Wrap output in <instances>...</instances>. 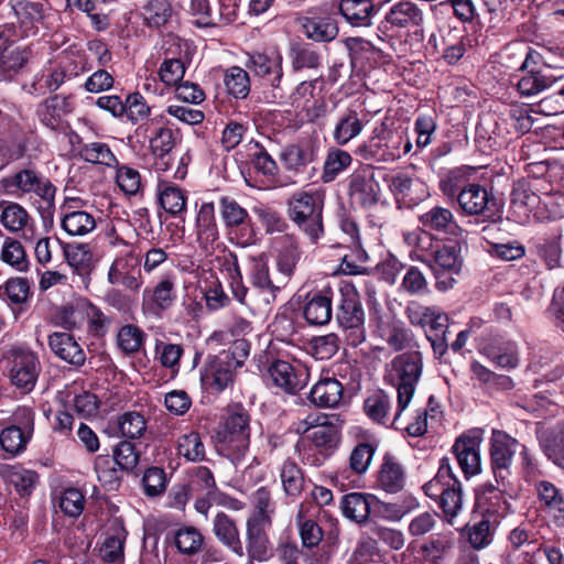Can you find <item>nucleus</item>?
<instances>
[{
    "mask_svg": "<svg viewBox=\"0 0 564 564\" xmlns=\"http://www.w3.org/2000/svg\"><path fill=\"white\" fill-rule=\"evenodd\" d=\"M347 195L351 205L362 209L378 204L381 187L371 166L357 169L347 177Z\"/></svg>",
    "mask_w": 564,
    "mask_h": 564,
    "instance_id": "nucleus-9",
    "label": "nucleus"
},
{
    "mask_svg": "<svg viewBox=\"0 0 564 564\" xmlns=\"http://www.w3.org/2000/svg\"><path fill=\"white\" fill-rule=\"evenodd\" d=\"M324 198L314 191H300L288 200V216L311 243H318L324 236Z\"/></svg>",
    "mask_w": 564,
    "mask_h": 564,
    "instance_id": "nucleus-2",
    "label": "nucleus"
},
{
    "mask_svg": "<svg viewBox=\"0 0 564 564\" xmlns=\"http://www.w3.org/2000/svg\"><path fill=\"white\" fill-rule=\"evenodd\" d=\"M63 253L67 264L82 274L93 267V252L88 243H65Z\"/></svg>",
    "mask_w": 564,
    "mask_h": 564,
    "instance_id": "nucleus-55",
    "label": "nucleus"
},
{
    "mask_svg": "<svg viewBox=\"0 0 564 564\" xmlns=\"http://www.w3.org/2000/svg\"><path fill=\"white\" fill-rule=\"evenodd\" d=\"M87 318L88 332L95 336H104L111 324V318L107 316L98 306L86 303L82 308H70L65 311L63 325L66 329H76L83 317Z\"/></svg>",
    "mask_w": 564,
    "mask_h": 564,
    "instance_id": "nucleus-19",
    "label": "nucleus"
},
{
    "mask_svg": "<svg viewBox=\"0 0 564 564\" xmlns=\"http://www.w3.org/2000/svg\"><path fill=\"white\" fill-rule=\"evenodd\" d=\"M352 163L349 152L339 148H330L324 161L322 181L333 182L340 173L346 171Z\"/></svg>",
    "mask_w": 564,
    "mask_h": 564,
    "instance_id": "nucleus-54",
    "label": "nucleus"
},
{
    "mask_svg": "<svg viewBox=\"0 0 564 564\" xmlns=\"http://www.w3.org/2000/svg\"><path fill=\"white\" fill-rule=\"evenodd\" d=\"M520 447L517 438L501 430L494 429L489 440V456L491 469L494 471L497 484L508 487V478H510V467L513 457Z\"/></svg>",
    "mask_w": 564,
    "mask_h": 564,
    "instance_id": "nucleus-5",
    "label": "nucleus"
},
{
    "mask_svg": "<svg viewBox=\"0 0 564 564\" xmlns=\"http://www.w3.org/2000/svg\"><path fill=\"white\" fill-rule=\"evenodd\" d=\"M158 189L160 204L166 213L175 216L186 210L187 197L182 188L164 182L159 184Z\"/></svg>",
    "mask_w": 564,
    "mask_h": 564,
    "instance_id": "nucleus-50",
    "label": "nucleus"
},
{
    "mask_svg": "<svg viewBox=\"0 0 564 564\" xmlns=\"http://www.w3.org/2000/svg\"><path fill=\"white\" fill-rule=\"evenodd\" d=\"M72 111L66 97L54 95L42 101L36 109L40 122L52 131H57L63 126L64 117Z\"/></svg>",
    "mask_w": 564,
    "mask_h": 564,
    "instance_id": "nucleus-29",
    "label": "nucleus"
},
{
    "mask_svg": "<svg viewBox=\"0 0 564 564\" xmlns=\"http://www.w3.org/2000/svg\"><path fill=\"white\" fill-rule=\"evenodd\" d=\"M489 199L490 196L486 187L469 183L464 185L459 192L458 205L467 215H481L488 209Z\"/></svg>",
    "mask_w": 564,
    "mask_h": 564,
    "instance_id": "nucleus-37",
    "label": "nucleus"
},
{
    "mask_svg": "<svg viewBox=\"0 0 564 564\" xmlns=\"http://www.w3.org/2000/svg\"><path fill=\"white\" fill-rule=\"evenodd\" d=\"M141 258L135 248L120 250L111 262L107 280L113 286H122L127 291L139 292L143 284Z\"/></svg>",
    "mask_w": 564,
    "mask_h": 564,
    "instance_id": "nucleus-7",
    "label": "nucleus"
},
{
    "mask_svg": "<svg viewBox=\"0 0 564 564\" xmlns=\"http://www.w3.org/2000/svg\"><path fill=\"white\" fill-rule=\"evenodd\" d=\"M344 397L343 383L333 376H322L311 388L310 400L318 408H337Z\"/></svg>",
    "mask_w": 564,
    "mask_h": 564,
    "instance_id": "nucleus-27",
    "label": "nucleus"
},
{
    "mask_svg": "<svg viewBox=\"0 0 564 564\" xmlns=\"http://www.w3.org/2000/svg\"><path fill=\"white\" fill-rule=\"evenodd\" d=\"M174 14L172 0H147L142 6L143 21L150 28L166 25Z\"/></svg>",
    "mask_w": 564,
    "mask_h": 564,
    "instance_id": "nucleus-45",
    "label": "nucleus"
},
{
    "mask_svg": "<svg viewBox=\"0 0 564 564\" xmlns=\"http://www.w3.org/2000/svg\"><path fill=\"white\" fill-rule=\"evenodd\" d=\"M378 503V500L372 495L350 492L341 498L340 508L347 519L361 524L368 521L373 506Z\"/></svg>",
    "mask_w": 564,
    "mask_h": 564,
    "instance_id": "nucleus-32",
    "label": "nucleus"
},
{
    "mask_svg": "<svg viewBox=\"0 0 564 564\" xmlns=\"http://www.w3.org/2000/svg\"><path fill=\"white\" fill-rule=\"evenodd\" d=\"M364 127L365 124L358 111L347 109L339 116L335 123L333 139L337 145H346L361 134Z\"/></svg>",
    "mask_w": 564,
    "mask_h": 564,
    "instance_id": "nucleus-39",
    "label": "nucleus"
},
{
    "mask_svg": "<svg viewBox=\"0 0 564 564\" xmlns=\"http://www.w3.org/2000/svg\"><path fill=\"white\" fill-rule=\"evenodd\" d=\"M364 410L372 422L386 425L391 412V399L383 390H377L365 400Z\"/></svg>",
    "mask_w": 564,
    "mask_h": 564,
    "instance_id": "nucleus-53",
    "label": "nucleus"
},
{
    "mask_svg": "<svg viewBox=\"0 0 564 564\" xmlns=\"http://www.w3.org/2000/svg\"><path fill=\"white\" fill-rule=\"evenodd\" d=\"M304 34L315 42H330L338 34V25L329 17H306L302 19Z\"/></svg>",
    "mask_w": 564,
    "mask_h": 564,
    "instance_id": "nucleus-41",
    "label": "nucleus"
},
{
    "mask_svg": "<svg viewBox=\"0 0 564 564\" xmlns=\"http://www.w3.org/2000/svg\"><path fill=\"white\" fill-rule=\"evenodd\" d=\"M541 182L518 181L514 183L511 197L510 209L518 223H525L531 216L536 219L541 189Z\"/></svg>",
    "mask_w": 564,
    "mask_h": 564,
    "instance_id": "nucleus-14",
    "label": "nucleus"
},
{
    "mask_svg": "<svg viewBox=\"0 0 564 564\" xmlns=\"http://www.w3.org/2000/svg\"><path fill=\"white\" fill-rule=\"evenodd\" d=\"M427 497L437 502L444 517L451 521L463 509V487L455 476L449 459L444 457L440 460L436 475L423 486Z\"/></svg>",
    "mask_w": 564,
    "mask_h": 564,
    "instance_id": "nucleus-3",
    "label": "nucleus"
},
{
    "mask_svg": "<svg viewBox=\"0 0 564 564\" xmlns=\"http://www.w3.org/2000/svg\"><path fill=\"white\" fill-rule=\"evenodd\" d=\"M560 76L553 74L552 67L531 68L518 80L517 90L521 97H533L552 87Z\"/></svg>",
    "mask_w": 564,
    "mask_h": 564,
    "instance_id": "nucleus-31",
    "label": "nucleus"
},
{
    "mask_svg": "<svg viewBox=\"0 0 564 564\" xmlns=\"http://www.w3.org/2000/svg\"><path fill=\"white\" fill-rule=\"evenodd\" d=\"M32 296L30 282L26 278H11L0 285V301L11 306H22Z\"/></svg>",
    "mask_w": 564,
    "mask_h": 564,
    "instance_id": "nucleus-46",
    "label": "nucleus"
},
{
    "mask_svg": "<svg viewBox=\"0 0 564 564\" xmlns=\"http://www.w3.org/2000/svg\"><path fill=\"white\" fill-rule=\"evenodd\" d=\"M339 304L336 314L339 326L347 332L346 339L357 347L366 339L365 312L356 289L346 284L339 289Z\"/></svg>",
    "mask_w": 564,
    "mask_h": 564,
    "instance_id": "nucleus-4",
    "label": "nucleus"
},
{
    "mask_svg": "<svg viewBox=\"0 0 564 564\" xmlns=\"http://www.w3.org/2000/svg\"><path fill=\"white\" fill-rule=\"evenodd\" d=\"M263 519H248L246 523L247 536V555L248 563L253 564L254 561L263 562L270 557V541L265 529L270 527Z\"/></svg>",
    "mask_w": 564,
    "mask_h": 564,
    "instance_id": "nucleus-20",
    "label": "nucleus"
},
{
    "mask_svg": "<svg viewBox=\"0 0 564 564\" xmlns=\"http://www.w3.org/2000/svg\"><path fill=\"white\" fill-rule=\"evenodd\" d=\"M32 57L30 46L17 45L0 52V79L12 80L28 64Z\"/></svg>",
    "mask_w": 564,
    "mask_h": 564,
    "instance_id": "nucleus-35",
    "label": "nucleus"
},
{
    "mask_svg": "<svg viewBox=\"0 0 564 564\" xmlns=\"http://www.w3.org/2000/svg\"><path fill=\"white\" fill-rule=\"evenodd\" d=\"M339 344V337L329 333L313 337L308 343V351L317 360H328L337 354Z\"/></svg>",
    "mask_w": 564,
    "mask_h": 564,
    "instance_id": "nucleus-64",
    "label": "nucleus"
},
{
    "mask_svg": "<svg viewBox=\"0 0 564 564\" xmlns=\"http://www.w3.org/2000/svg\"><path fill=\"white\" fill-rule=\"evenodd\" d=\"M218 209L221 220L226 227H242L248 225L251 220L248 210L232 196H220L218 198Z\"/></svg>",
    "mask_w": 564,
    "mask_h": 564,
    "instance_id": "nucleus-43",
    "label": "nucleus"
},
{
    "mask_svg": "<svg viewBox=\"0 0 564 564\" xmlns=\"http://www.w3.org/2000/svg\"><path fill=\"white\" fill-rule=\"evenodd\" d=\"M301 259L299 242L293 237H285L284 245L280 248L276 258L279 275L285 284L289 283L294 274L295 268Z\"/></svg>",
    "mask_w": 564,
    "mask_h": 564,
    "instance_id": "nucleus-42",
    "label": "nucleus"
},
{
    "mask_svg": "<svg viewBox=\"0 0 564 564\" xmlns=\"http://www.w3.org/2000/svg\"><path fill=\"white\" fill-rule=\"evenodd\" d=\"M373 0H340L341 15L354 26H368L375 13Z\"/></svg>",
    "mask_w": 564,
    "mask_h": 564,
    "instance_id": "nucleus-40",
    "label": "nucleus"
},
{
    "mask_svg": "<svg viewBox=\"0 0 564 564\" xmlns=\"http://www.w3.org/2000/svg\"><path fill=\"white\" fill-rule=\"evenodd\" d=\"M387 183L397 199L408 200L412 204H416L430 195L424 182L405 173L400 172L391 175Z\"/></svg>",
    "mask_w": 564,
    "mask_h": 564,
    "instance_id": "nucleus-23",
    "label": "nucleus"
},
{
    "mask_svg": "<svg viewBox=\"0 0 564 564\" xmlns=\"http://www.w3.org/2000/svg\"><path fill=\"white\" fill-rule=\"evenodd\" d=\"M488 358L498 367L513 369L519 364V350L514 341H503L487 348Z\"/></svg>",
    "mask_w": 564,
    "mask_h": 564,
    "instance_id": "nucleus-62",
    "label": "nucleus"
},
{
    "mask_svg": "<svg viewBox=\"0 0 564 564\" xmlns=\"http://www.w3.org/2000/svg\"><path fill=\"white\" fill-rule=\"evenodd\" d=\"M484 432L480 429H471L458 436L452 447L466 479L481 473V444Z\"/></svg>",
    "mask_w": 564,
    "mask_h": 564,
    "instance_id": "nucleus-11",
    "label": "nucleus"
},
{
    "mask_svg": "<svg viewBox=\"0 0 564 564\" xmlns=\"http://www.w3.org/2000/svg\"><path fill=\"white\" fill-rule=\"evenodd\" d=\"M378 486L387 492L395 494L403 489L405 471L391 455H386L378 473Z\"/></svg>",
    "mask_w": 564,
    "mask_h": 564,
    "instance_id": "nucleus-38",
    "label": "nucleus"
},
{
    "mask_svg": "<svg viewBox=\"0 0 564 564\" xmlns=\"http://www.w3.org/2000/svg\"><path fill=\"white\" fill-rule=\"evenodd\" d=\"M334 291L330 288L314 293L304 306V317L311 325L323 326L330 322L333 316Z\"/></svg>",
    "mask_w": 564,
    "mask_h": 564,
    "instance_id": "nucleus-26",
    "label": "nucleus"
},
{
    "mask_svg": "<svg viewBox=\"0 0 564 564\" xmlns=\"http://www.w3.org/2000/svg\"><path fill=\"white\" fill-rule=\"evenodd\" d=\"M0 225L8 232L19 235L24 241L35 239V221L28 209L17 202H0Z\"/></svg>",
    "mask_w": 564,
    "mask_h": 564,
    "instance_id": "nucleus-16",
    "label": "nucleus"
},
{
    "mask_svg": "<svg viewBox=\"0 0 564 564\" xmlns=\"http://www.w3.org/2000/svg\"><path fill=\"white\" fill-rule=\"evenodd\" d=\"M79 156L90 164L104 165L109 169L118 167L117 156L105 142L94 141L83 144L79 150Z\"/></svg>",
    "mask_w": 564,
    "mask_h": 564,
    "instance_id": "nucleus-47",
    "label": "nucleus"
},
{
    "mask_svg": "<svg viewBox=\"0 0 564 564\" xmlns=\"http://www.w3.org/2000/svg\"><path fill=\"white\" fill-rule=\"evenodd\" d=\"M214 203H203L195 221L196 240L206 252L215 250L219 243V229L215 217Z\"/></svg>",
    "mask_w": 564,
    "mask_h": 564,
    "instance_id": "nucleus-22",
    "label": "nucleus"
},
{
    "mask_svg": "<svg viewBox=\"0 0 564 564\" xmlns=\"http://www.w3.org/2000/svg\"><path fill=\"white\" fill-rule=\"evenodd\" d=\"M498 522L482 516L481 520L468 528V541L476 550L487 547L492 542V534Z\"/></svg>",
    "mask_w": 564,
    "mask_h": 564,
    "instance_id": "nucleus-63",
    "label": "nucleus"
},
{
    "mask_svg": "<svg viewBox=\"0 0 564 564\" xmlns=\"http://www.w3.org/2000/svg\"><path fill=\"white\" fill-rule=\"evenodd\" d=\"M176 449L177 454L184 457L187 462H203L206 456L205 445L202 437L195 431L181 435L177 438Z\"/></svg>",
    "mask_w": 564,
    "mask_h": 564,
    "instance_id": "nucleus-59",
    "label": "nucleus"
},
{
    "mask_svg": "<svg viewBox=\"0 0 564 564\" xmlns=\"http://www.w3.org/2000/svg\"><path fill=\"white\" fill-rule=\"evenodd\" d=\"M48 346L55 356L73 366L79 367L85 364L86 354L84 349L68 333H53L48 336Z\"/></svg>",
    "mask_w": 564,
    "mask_h": 564,
    "instance_id": "nucleus-30",
    "label": "nucleus"
},
{
    "mask_svg": "<svg viewBox=\"0 0 564 564\" xmlns=\"http://www.w3.org/2000/svg\"><path fill=\"white\" fill-rule=\"evenodd\" d=\"M307 440L319 453L328 456L339 445L340 425L333 422L329 417L326 423L315 425L307 435Z\"/></svg>",
    "mask_w": 564,
    "mask_h": 564,
    "instance_id": "nucleus-36",
    "label": "nucleus"
},
{
    "mask_svg": "<svg viewBox=\"0 0 564 564\" xmlns=\"http://www.w3.org/2000/svg\"><path fill=\"white\" fill-rule=\"evenodd\" d=\"M7 370L11 384L22 393H29L35 387L41 365L34 352L13 349L7 356Z\"/></svg>",
    "mask_w": 564,
    "mask_h": 564,
    "instance_id": "nucleus-6",
    "label": "nucleus"
},
{
    "mask_svg": "<svg viewBox=\"0 0 564 564\" xmlns=\"http://www.w3.org/2000/svg\"><path fill=\"white\" fill-rule=\"evenodd\" d=\"M506 52L509 56H520L523 57L519 69L521 70H530L531 68H543L551 67L546 64L544 55L527 45L523 42L511 43L506 47Z\"/></svg>",
    "mask_w": 564,
    "mask_h": 564,
    "instance_id": "nucleus-60",
    "label": "nucleus"
},
{
    "mask_svg": "<svg viewBox=\"0 0 564 564\" xmlns=\"http://www.w3.org/2000/svg\"><path fill=\"white\" fill-rule=\"evenodd\" d=\"M145 338V333L139 326L126 324L118 330L116 341L121 352L132 355L141 349Z\"/></svg>",
    "mask_w": 564,
    "mask_h": 564,
    "instance_id": "nucleus-58",
    "label": "nucleus"
},
{
    "mask_svg": "<svg viewBox=\"0 0 564 564\" xmlns=\"http://www.w3.org/2000/svg\"><path fill=\"white\" fill-rule=\"evenodd\" d=\"M280 160L286 170L300 172L315 160V153L310 145L290 144L282 150Z\"/></svg>",
    "mask_w": 564,
    "mask_h": 564,
    "instance_id": "nucleus-48",
    "label": "nucleus"
},
{
    "mask_svg": "<svg viewBox=\"0 0 564 564\" xmlns=\"http://www.w3.org/2000/svg\"><path fill=\"white\" fill-rule=\"evenodd\" d=\"M283 57L279 52H254L248 54L246 67L274 90H279L283 78Z\"/></svg>",
    "mask_w": 564,
    "mask_h": 564,
    "instance_id": "nucleus-17",
    "label": "nucleus"
},
{
    "mask_svg": "<svg viewBox=\"0 0 564 564\" xmlns=\"http://www.w3.org/2000/svg\"><path fill=\"white\" fill-rule=\"evenodd\" d=\"M229 354H223L212 360L202 376L203 386L213 392H221L232 384L235 371L241 361H235Z\"/></svg>",
    "mask_w": 564,
    "mask_h": 564,
    "instance_id": "nucleus-18",
    "label": "nucleus"
},
{
    "mask_svg": "<svg viewBox=\"0 0 564 564\" xmlns=\"http://www.w3.org/2000/svg\"><path fill=\"white\" fill-rule=\"evenodd\" d=\"M118 429L121 436L129 440L141 438L148 429V421L141 412L128 411L118 416Z\"/></svg>",
    "mask_w": 564,
    "mask_h": 564,
    "instance_id": "nucleus-61",
    "label": "nucleus"
},
{
    "mask_svg": "<svg viewBox=\"0 0 564 564\" xmlns=\"http://www.w3.org/2000/svg\"><path fill=\"white\" fill-rule=\"evenodd\" d=\"M10 188H14L23 195L34 194L45 205V209L51 213L55 207L56 187L53 183L32 169H23L6 180Z\"/></svg>",
    "mask_w": 564,
    "mask_h": 564,
    "instance_id": "nucleus-10",
    "label": "nucleus"
},
{
    "mask_svg": "<svg viewBox=\"0 0 564 564\" xmlns=\"http://www.w3.org/2000/svg\"><path fill=\"white\" fill-rule=\"evenodd\" d=\"M512 497V482L510 478H508V487H503L502 484L494 485L492 482H486L476 491L481 516L498 523L512 512V505L509 501Z\"/></svg>",
    "mask_w": 564,
    "mask_h": 564,
    "instance_id": "nucleus-8",
    "label": "nucleus"
},
{
    "mask_svg": "<svg viewBox=\"0 0 564 564\" xmlns=\"http://www.w3.org/2000/svg\"><path fill=\"white\" fill-rule=\"evenodd\" d=\"M176 300L175 282L172 275L163 276L153 286H147L142 292V313L148 317L161 318Z\"/></svg>",
    "mask_w": 564,
    "mask_h": 564,
    "instance_id": "nucleus-15",
    "label": "nucleus"
},
{
    "mask_svg": "<svg viewBox=\"0 0 564 564\" xmlns=\"http://www.w3.org/2000/svg\"><path fill=\"white\" fill-rule=\"evenodd\" d=\"M213 532L216 539L238 557L246 555L240 532L235 519L220 511L213 519Z\"/></svg>",
    "mask_w": 564,
    "mask_h": 564,
    "instance_id": "nucleus-24",
    "label": "nucleus"
},
{
    "mask_svg": "<svg viewBox=\"0 0 564 564\" xmlns=\"http://www.w3.org/2000/svg\"><path fill=\"white\" fill-rule=\"evenodd\" d=\"M280 479L286 496L296 498L304 489V476L301 468L292 459L283 462L280 468Z\"/></svg>",
    "mask_w": 564,
    "mask_h": 564,
    "instance_id": "nucleus-57",
    "label": "nucleus"
},
{
    "mask_svg": "<svg viewBox=\"0 0 564 564\" xmlns=\"http://www.w3.org/2000/svg\"><path fill=\"white\" fill-rule=\"evenodd\" d=\"M9 6L17 19V28L25 35L33 34L44 19L43 4L32 0H10Z\"/></svg>",
    "mask_w": 564,
    "mask_h": 564,
    "instance_id": "nucleus-25",
    "label": "nucleus"
},
{
    "mask_svg": "<svg viewBox=\"0 0 564 564\" xmlns=\"http://www.w3.org/2000/svg\"><path fill=\"white\" fill-rule=\"evenodd\" d=\"M32 434L24 433L23 427L11 424L0 432V446L10 456L20 455L26 449Z\"/></svg>",
    "mask_w": 564,
    "mask_h": 564,
    "instance_id": "nucleus-51",
    "label": "nucleus"
},
{
    "mask_svg": "<svg viewBox=\"0 0 564 564\" xmlns=\"http://www.w3.org/2000/svg\"><path fill=\"white\" fill-rule=\"evenodd\" d=\"M249 280L254 288L268 293V303L274 301L276 294L286 285L280 275L271 276L268 263L261 259L252 260Z\"/></svg>",
    "mask_w": 564,
    "mask_h": 564,
    "instance_id": "nucleus-33",
    "label": "nucleus"
},
{
    "mask_svg": "<svg viewBox=\"0 0 564 564\" xmlns=\"http://www.w3.org/2000/svg\"><path fill=\"white\" fill-rule=\"evenodd\" d=\"M419 223L427 232H436L458 237L463 229L457 224L453 212L444 206L434 205L419 216Z\"/></svg>",
    "mask_w": 564,
    "mask_h": 564,
    "instance_id": "nucleus-21",
    "label": "nucleus"
},
{
    "mask_svg": "<svg viewBox=\"0 0 564 564\" xmlns=\"http://www.w3.org/2000/svg\"><path fill=\"white\" fill-rule=\"evenodd\" d=\"M268 380L288 393L300 388V380L294 367L284 360H275L271 364L268 369Z\"/></svg>",
    "mask_w": 564,
    "mask_h": 564,
    "instance_id": "nucleus-44",
    "label": "nucleus"
},
{
    "mask_svg": "<svg viewBox=\"0 0 564 564\" xmlns=\"http://www.w3.org/2000/svg\"><path fill=\"white\" fill-rule=\"evenodd\" d=\"M250 445V434L217 432L215 447L219 455L229 459L234 465L240 464Z\"/></svg>",
    "mask_w": 564,
    "mask_h": 564,
    "instance_id": "nucleus-28",
    "label": "nucleus"
},
{
    "mask_svg": "<svg viewBox=\"0 0 564 564\" xmlns=\"http://www.w3.org/2000/svg\"><path fill=\"white\" fill-rule=\"evenodd\" d=\"M424 12L413 1L400 0L392 3L384 12L381 28L384 32L400 33L411 31L423 24Z\"/></svg>",
    "mask_w": 564,
    "mask_h": 564,
    "instance_id": "nucleus-13",
    "label": "nucleus"
},
{
    "mask_svg": "<svg viewBox=\"0 0 564 564\" xmlns=\"http://www.w3.org/2000/svg\"><path fill=\"white\" fill-rule=\"evenodd\" d=\"M74 206H65L61 218L62 229L72 237H83L93 232L97 227V220L94 214L86 210L72 209Z\"/></svg>",
    "mask_w": 564,
    "mask_h": 564,
    "instance_id": "nucleus-34",
    "label": "nucleus"
},
{
    "mask_svg": "<svg viewBox=\"0 0 564 564\" xmlns=\"http://www.w3.org/2000/svg\"><path fill=\"white\" fill-rule=\"evenodd\" d=\"M224 84L227 93L236 99H246L250 94L251 80L249 73L239 66H231L226 69Z\"/></svg>",
    "mask_w": 564,
    "mask_h": 564,
    "instance_id": "nucleus-56",
    "label": "nucleus"
},
{
    "mask_svg": "<svg viewBox=\"0 0 564 564\" xmlns=\"http://www.w3.org/2000/svg\"><path fill=\"white\" fill-rule=\"evenodd\" d=\"M218 432L250 434V414L248 410L241 403L228 405Z\"/></svg>",
    "mask_w": 564,
    "mask_h": 564,
    "instance_id": "nucleus-52",
    "label": "nucleus"
},
{
    "mask_svg": "<svg viewBox=\"0 0 564 564\" xmlns=\"http://www.w3.org/2000/svg\"><path fill=\"white\" fill-rule=\"evenodd\" d=\"M564 217V193L541 189L538 220H557Z\"/></svg>",
    "mask_w": 564,
    "mask_h": 564,
    "instance_id": "nucleus-49",
    "label": "nucleus"
},
{
    "mask_svg": "<svg viewBox=\"0 0 564 564\" xmlns=\"http://www.w3.org/2000/svg\"><path fill=\"white\" fill-rule=\"evenodd\" d=\"M423 370V358L420 351H411L397 356L388 368L387 380L397 390V406L390 425L399 429L400 417L410 405Z\"/></svg>",
    "mask_w": 564,
    "mask_h": 564,
    "instance_id": "nucleus-1",
    "label": "nucleus"
},
{
    "mask_svg": "<svg viewBox=\"0 0 564 564\" xmlns=\"http://www.w3.org/2000/svg\"><path fill=\"white\" fill-rule=\"evenodd\" d=\"M463 258L460 256V246L458 242H451L438 246L433 252V262L431 269L436 278L438 290H447L455 282L453 275L462 270Z\"/></svg>",
    "mask_w": 564,
    "mask_h": 564,
    "instance_id": "nucleus-12",
    "label": "nucleus"
}]
</instances>
